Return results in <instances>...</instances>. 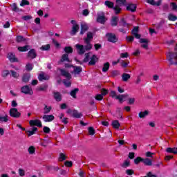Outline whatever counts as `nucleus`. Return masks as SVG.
Listing matches in <instances>:
<instances>
[{
  "instance_id": "obj_2",
  "label": "nucleus",
  "mask_w": 177,
  "mask_h": 177,
  "mask_svg": "<svg viewBox=\"0 0 177 177\" xmlns=\"http://www.w3.org/2000/svg\"><path fill=\"white\" fill-rule=\"evenodd\" d=\"M106 37L109 42H111L112 44H115V42H118V38L114 33L108 32L106 34Z\"/></svg>"
},
{
  "instance_id": "obj_33",
  "label": "nucleus",
  "mask_w": 177,
  "mask_h": 177,
  "mask_svg": "<svg viewBox=\"0 0 177 177\" xmlns=\"http://www.w3.org/2000/svg\"><path fill=\"white\" fill-rule=\"evenodd\" d=\"M129 96L128 94H122L116 96V100H119L120 103H122V100H124V97H128Z\"/></svg>"
},
{
  "instance_id": "obj_16",
  "label": "nucleus",
  "mask_w": 177,
  "mask_h": 177,
  "mask_svg": "<svg viewBox=\"0 0 177 177\" xmlns=\"http://www.w3.org/2000/svg\"><path fill=\"white\" fill-rule=\"evenodd\" d=\"M31 79V74L30 73H24L22 76V82L24 84H27Z\"/></svg>"
},
{
  "instance_id": "obj_29",
  "label": "nucleus",
  "mask_w": 177,
  "mask_h": 177,
  "mask_svg": "<svg viewBox=\"0 0 177 177\" xmlns=\"http://www.w3.org/2000/svg\"><path fill=\"white\" fill-rule=\"evenodd\" d=\"M74 70H73V73L75 75H78L80 73H82V67L81 66H75L73 67Z\"/></svg>"
},
{
  "instance_id": "obj_60",
  "label": "nucleus",
  "mask_w": 177,
  "mask_h": 177,
  "mask_svg": "<svg viewBox=\"0 0 177 177\" xmlns=\"http://www.w3.org/2000/svg\"><path fill=\"white\" fill-rule=\"evenodd\" d=\"M111 77H117V75H120V71L115 70L111 72Z\"/></svg>"
},
{
  "instance_id": "obj_45",
  "label": "nucleus",
  "mask_w": 177,
  "mask_h": 177,
  "mask_svg": "<svg viewBox=\"0 0 177 177\" xmlns=\"http://www.w3.org/2000/svg\"><path fill=\"white\" fill-rule=\"evenodd\" d=\"M24 41H26V38H24V37L21 35L17 37V42L20 43Z\"/></svg>"
},
{
  "instance_id": "obj_48",
  "label": "nucleus",
  "mask_w": 177,
  "mask_h": 177,
  "mask_svg": "<svg viewBox=\"0 0 177 177\" xmlns=\"http://www.w3.org/2000/svg\"><path fill=\"white\" fill-rule=\"evenodd\" d=\"M86 45L84 46V50H91L92 49V44H91V41H88V43H86Z\"/></svg>"
},
{
  "instance_id": "obj_18",
  "label": "nucleus",
  "mask_w": 177,
  "mask_h": 177,
  "mask_svg": "<svg viewBox=\"0 0 177 177\" xmlns=\"http://www.w3.org/2000/svg\"><path fill=\"white\" fill-rule=\"evenodd\" d=\"M142 162L144 165H145L147 167H151L153 165V160H151L149 158H145L142 159Z\"/></svg>"
},
{
  "instance_id": "obj_30",
  "label": "nucleus",
  "mask_w": 177,
  "mask_h": 177,
  "mask_svg": "<svg viewBox=\"0 0 177 177\" xmlns=\"http://www.w3.org/2000/svg\"><path fill=\"white\" fill-rule=\"evenodd\" d=\"M60 62L62 63L64 62H68V63H70V58H68V54H64L60 59Z\"/></svg>"
},
{
  "instance_id": "obj_62",
  "label": "nucleus",
  "mask_w": 177,
  "mask_h": 177,
  "mask_svg": "<svg viewBox=\"0 0 177 177\" xmlns=\"http://www.w3.org/2000/svg\"><path fill=\"white\" fill-rule=\"evenodd\" d=\"M26 5H30V1L28 0H22L20 6H26Z\"/></svg>"
},
{
  "instance_id": "obj_34",
  "label": "nucleus",
  "mask_w": 177,
  "mask_h": 177,
  "mask_svg": "<svg viewBox=\"0 0 177 177\" xmlns=\"http://www.w3.org/2000/svg\"><path fill=\"white\" fill-rule=\"evenodd\" d=\"M122 168H128V167H131V162L128 160H125L123 163L120 165Z\"/></svg>"
},
{
  "instance_id": "obj_22",
  "label": "nucleus",
  "mask_w": 177,
  "mask_h": 177,
  "mask_svg": "<svg viewBox=\"0 0 177 177\" xmlns=\"http://www.w3.org/2000/svg\"><path fill=\"white\" fill-rule=\"evenodd\" d=\"M82 113H79L78 110L74 109L72 112V117L74 118H81L82 117Z\"/></svg>"
},
{
  "instance_id": "obj_11",
  "label": "nucleus",
  "mask_w": 177,
  "mask_h": 177,
  "mask_svg": "<svg viewBox=\"0 0 177 177\" xmlns=\"http://www.w3.org/2000/svg\"><path fill=\"white\" fill-rule=\"evenodd\" d=\"M80 30V25L79 24H75L72 27V30H71V35L74 36L77 35V32H78V30Z\"/></svg>"
},
{
  "instance_id": "obj_37",
  "label": "nucleus",
  "mask_w": 177,
  "mask_h": 177,
  "mask_svg": "<svg viewBox=\"0 0 177 177\" xmlns=\"http://www.w3.org/2000/svg\"><path fill=\"white\" fill-rule=\"evenodd\" d=\"M109 68H110V63L106 62L104 64V66L102 68V73H107V71H109Z\"/></svg>"
},
{
  "instance_id": "obj_5",
  "label": "nucleus",
  "mask_w": 177,
  "mask_h": 177,
  "mask_svg": "<svg viewBox=\"0 0 177 177\" xmlns=\"http://www.w3.org/2000/svg\"><path fill=\"white\" fill-rule=\"evenodd\" d=\"M10 115L12 117V118H19L21 115V113L19 112L17 109L16 108H11L10 109Z\"/></svg>"
},
{
  "instance_id": "obj_28",
  "label": "nucleus",
  "mask_w": 177,
  "mask_h": 177,
  "mask_svg": "<svg viewBox=\"0 0 177 177\" xmlns=\"http://www.w3.org/2000/svg\"><path fill=\"white\" fill-rule=\"evenodd\" d=\"M104 6L109 8V9H113L114 8V3L112 1H110L109 0L105 1Z\"/></svg>"
},
{
  "instance_id": "obj_12",
  "label": "nucleus",
  "mask_w": 177,
  "mask_h": 177,
  "mask_svg": "<svg viewBox=\"0 0 177 177\" xmlns=\"http://www.w3.org/2000/svg\"><path fill=\"white\" fill-rule=\"evenodd\" d=\"M75 47L77 49L78 55H84V53H85V48H84V45L76 44Z\"/></svg>"
},
{
  "instance_id": "obj_47",
  "label": "nucleus",
  "mask_w": 177,
  "mask_h": 177,
  "mask_svg": "<svg viewBox=\"0 0 177 177\" xmlns=\"http://www.w3.org/2000/svg\"><path fill=\"white\" fill-rule=\"evenodd\" d=\"M88 131L89 135H91V136H93V135H95V129H93V127H88Z\"/></svg>"
},
{
  "instance_id": "obj_50",
  "label": "nucleus",
  "mask_w": 177,
  "mask_h": 177,
  "mask_svg": "<svg viewBox=\"0 0 177 177\" xmlns=\"http://www.w3.org/2000/svg\"><path fill=\"white\" fill-rule=\"evenodd\" d=\"M28 151L29 154H34L35 153V147L34 146H30L28 148Z\"/></svg>"
},
{
  "instance_id": "obj_44",
  "label": "nucleus",
  "mask_w": 177,
  "mask_h": 177,
  "mask_svg": "<svg viewBox=\"0 0 177 177\" xmlns=\"http://www.w3.org/2000/svg\"><path fill=\"white\" fill-rule=\"evenodd\" d=\"M9 121L8 115H5L3 117L0 116V122H8Z\"/></svg>"
},
{
  "instance_id": "obj_39",
  "label": "nucleus",
  "mask_w": 177,
  "mask_h": 177,
  "mask_svg": "<svg viewBox=\"0 0 177 177\" xmlns=\"http://www.w3.org/2000/svg\"><path fill=\"white\" fill-rule=\"evenodd\" d=\"M168 20H169L170 21H176L177 16L174 15V14H169Z\"/></svg>"
},
{
  "instance_id": "obj_52",
  "label": "nucleus",
  "mask_w": 177,
  "mask_h": 177,
  "mask_svg": "<svg viewBox=\"0 0 177 177\" xmlns=\"http://www.w3.org/2000/svg\"><path fill=\"white\" fill-rule=\"evenodd\" d=\"M138 32H139V26H135L131 30V34L132 35H135V34H138Z\"/></svg>"
},
{
  "instance_id": "obj_56",
  "label": "nucleus",
  "mask_w": 177,
  "mask_h": 177,
  "mask_svg": "<svg viewBox=\"0 0 177 177\" xmlns=\"http://www.w3.org/2000/svg\"><path fill=\"white\" fill-rule=\"evenodd\" d=\"M11 73V75L12 77H13V78H19V73H17V72L15 71H10Z\"/></svg>"
},
{
  "instance_id": "obj_58",
  "label": "nucleus",
  "mask_w": 177,
  "mask_h": 177,
  "mask_svg": "<svg viewBox=\"0 0 177 177\" xmlns=\"http://www.w3.org/2000/svg\"><path fill=\"white\" fill-rule=\"evenodd\" d=\"M64 160H67V157L63 153H59V161H64Z\"/></svg>"
},
{
  "instance_id": "obj_64",
  "label": "nucleus",
  "mask_w": 177,
  "mask_h": 177,
  "mask_svg": "<svg viewBox=\"0 0 177 177\" xmlns=\"http://www.w3.org/2000/svg\"><path fill=\"white\" fill-rule=\"evenodd\" d=\"M95 100L98 101L103 100V95L102 94H97L95 95Z\"/></svg>"
},
{
  "instance_id": "obj_32",
  "label": "nucleus",
  "mask_w": 177,
  "mask_h": 177,
  "mask_svg": "<svg viewBox=\"0 0 177 177\" xmlns=\"http://www.w3.org/2000/svg\"><path fill=\"white\" fill-rule=\"evenodd\" d=\"M37 131H38V128L33 127L31 131H27L26 133L28 134V136L30 137V136H32V135H35Z\"/></svg>"
},
{
  "instance_id": "obj_17",
  "label": "nucleus",
  "mask_w": 177,
  "mask_h": 177,
  "mask_svg": "<svg viewBox=\"0 0 177 177\" xmlns=\"http://www.w3.org/2000/svg\"><path fill=\"white\" fill-rule=\"evenodd\" d=\"M59 71H60L61 75H62V77H66V78H67V80H70L71 78V74H70V73L67 72V71H66L64 69H59Z\"/></svg>"
},
{
  "instance_id": "obj_21",
  "label": "nucleus",
  "mask_w": 177,
  "mask_h": 177,
  "mask_svg": "<svg viewBox=\"0 0 177 177\" xmlns=\"http://www.w3.org/2000/svg\"><path fill=\"white\" fill-rule=\"evenodd\" d=\"M91 39H93V33H92V32H88L87 37L84 39L85 44H89Z\"/></svg>"
},
{
  "instance_id": "obj_27",
  "label": "nucleus",
  "mask_w": 177,
  "mask_h": 177,
  "mask_svg": "<svg viewBox=\"0 0 177 177\" xmlns=\"http://www.w3.org/2000/svg\"><path fill=\"white\" fill-rule=\"evenodd\" d=\"M167 153H169L171 154H177V148L176 147H168L166 149Z\"/></svg>"
},
{
  "instance_id": "obj_4",
  "label": "nucleus",
  "mask_w": 177,
  "mask_h": 177,
  "mask_svg": "<svg viewBox=\"0 0 177 177\" xmlns=\"http://www.w3.org/2000/svg\"><path fill=\"white\" fill-rule=\"evenodd\" d=\"M21 92L25 95H32L34 93L32 88H31V87H30L28 85L22 86L21 88Z\"/></svg>"
},
{
  "instance_id": "obj_40",
  "label": "nucleus",
  "mask_w": 177,
  "mask_h": 177,
  "mask_svg": "<svg viewBox=\"0 0 177 177\" xmlns=\"http://www.w3.org/2000/svg\"><path fill=\"white\" fill-rule=\"evenodd\" d=\"M140 162H143V158L138 156L134 159V164H136V165H138L140 164Z\"/></svg>"
},
{
  "instance_id": "obj_41",
  "label": "nucleus",
  "mask_w": 177,
  "mask_h": 177,
  "mask_svg": "<svg viewBox=\"0 0 177 177\" xmlns=\"http://www.w3.org/2000/svg\"><path fill=\"white\" fill-rule=\"evenodd\" d=\"M32 68H34V65L32 64L28 63L26 65V71H32Z\"/></svg>"
},
{
  "instance_id": "obj_49",
  "label": "nucleus",
  "mask_w": 177,
  "mask_h": 177,
  "mask_svg": "<svg viewBox=\"0 0 177 177\" xmlns=\"http://www.w3.org/2000/svg\"><path fill=\"white\" fill-rule=\"evenodd\" d=\"M166 44L169 46H174V45H175L176 44V41L174 40V39H171L170 41H167Z\"/></svg>"
},
{
  "instance_id": "obj_14",
  "label": "nucleus",
  "mask_w": 177,
  "mask_h": 177,
  "mask_svg": "<svg viewBox=\"0 0 177 177\" xmlns=\"http://www.w3.org/2000/svg\"><path fill=\"white\" fill-rule=\"evenodd\" d=\"M136 8H137L136 4L130 3L127 6L126 9L129 12H131V13H133L136 12Z\"/></svg>"
},
{
  "instance_id": "obj_31",
  "label": "nucleus",
  "mask_w": 177,
  "mask_h": 177,
  "mask_svg": "<svg viewBox=\"0 0 177 177\" xmlns=\"http://www.w3.org/2000/svg\"><path fill=\"white\" fill-rule=\"evenodd\" d=\"M64 51L65 52L66 55H70V54L73 53V47H71V46H66L64 48Z\"/></svg>"
},
{
  "instance_id": "obj_46",
  "label": "nucleus",
  "mask_w": 177,
  "mask_h": 177,
  "mask_svg": "<svg viewBox=\"0 0 177 177\" xmlns=\"http://www.w3.org/2000/svg\"><path fill=\"white\" fill-rule=\"evenodd\" d=\"M11 7L12 12H19V7H17V4L16 3H12Z\"/></svg>"
},
{
  "instance_id": "obj_19",
  "label": "nucleus",
  "mask_w": 177,
  "mask_h": 177,
  "mask_svg": "<svg viewBox=\"0 0 177 177\" xmlns=\"http://www.w3.org/2000/svg\"><path fill=\"white\" fill-rule=\"evenodd\" d=\"M53 97L56 102H62V94L60 92H53Z\"/></svg>"
},
{
  "instance_id": "obj_59",
  "label": "nucleus",
  "mask_w": 177,
  "mask_h": 177,
  "mask_svg": "<svg viewBox=\"0 0 177 177\" xmlns=\"http://www.w3.org/2000/svg\"><path fill=\"white\" fill-rule=\"evenodd\" d=\"M64 166L65 167H68V168H71V167H73V162L72 161L66 160L64 162Z\"/></svg>"
},
{
  "instance_id": "obj_8",
  "label": "nucleus",
  "mask_w": 177,
  "mask_h": 177,
  "mask_svg": "<svg viewBox=\"0 0 177 177\" xmlns=\"http://www.w3.org/2000/svg\"><path fill=\"white\" fill-rule=\"evenodd\" d=\"M140 44H144L141 46L143 49H149V39H140L139 40Z\"/></svg>"
},
{
  "instance_id": "obj_1",
  "label": "nucleus",
  "mask_w": 177,
  "mask_h": 177,
  "mask_svg": "<svg viewBox=\"0 0 177 177\" xmlns=\"http://www.w3.org/2000/svg\"><path fill=\"white\" fill-rule=\"evenodd\" d=\"M166 56L167 59L171 66H177V53L169 51Z\"/></svg>"
},
{
  "instance_id": "obj_9",
  "label": "nucleus",
  "mask_w": 177,
  "mask_h": 177,
  "mask_svg": "<svg viewBox=\"0 0 177 177\" xmlns=\"http://www.w3.org/2000/svg\"><path fill=\"white\" fill-rule=\"evenodd\" d=\"M8 59L10 60V63H17V62H19V59L16 58V55L12 53H8Z\"/></svg>"
},
{
  "instance_id": "obj_23",
  "label": "nucleus",
  "mask_w": 177,
  "mask_h": 177,
  "mask_svg": "<svg viewBox=\"0 0 177 177\" xmlns=\"http://www.w3.org/2000/svg\"><path fill=\"white\" fill-rule=\"evenodd\" d=\"M149 112L147 110H145L144 111H140L138 113V117L139 118H146V117H147V115H149Z\"/></svg>"
},
{
  "instance_id": "obj_38",
  "label": "nucleus",
  "mask_w": 177,
  "mask_h": 177,
  "mask_svg": "<svg viewBox=\"0 0 177 177\" xmlns=\"http://www.w3.org/2000/svg\"><path fill=\"white\" fill-rule=\"evenodd\" d=\"M28 48H30V46L28 45L25 46H19L18 47V50H19V52H27L28 50Z\"/></svg>"
},
{
  "instance_id": "obj_25",
  "label": "nucleus",
  "mask_w": 177,
  "mask_h": 177,
  "mask_svg": "<svg viewBox=\"0 0 177 177\" xmlns=\"http://www.w3.org/2000/svg\"><path fill=\"white\" fill-rule=\"evenodd\" d=\"M39 81H48L49 76L45 75L44 73H41L38 75Z\"/></svg>"
},
{
  "instance_id": "obj_13",
  "label": "nucleus",
  "mask_w": 177,
  "mask_h": 177,
  "mask_svg": "<svg viewBox=\"0 0 177 177\" xmlns=\"http://www.w3.org/2000/svg\"><path fill=\"white\" fill-rule=\"evenodd\" d=\"M43 120L44 122H51L55 120V116L53 115H44L43 116Z\"/></svg>"
},
{
  "instance_id": "obj_26",
  "label": "nucleus",
  "mask_w": 177,
  "mask_h": 177,
  "mask_svg": "<svg viewBox=\"0 0 177 177\" xmlns=\"http://www.w3.org/2000/svg\"><path fill=\"white\" fill-rule=\"evenodd\" d=\"M111 26L112 27H115L118 26V17H113L112 20L111 21Z\"/></svg>"
},
{
  "instance_id": "obj_43",
  "label": "nucleus",
  "mask_w": 177,
  "mask_h": 177,
  "mask_svg": "<svg viewBox=\"0 0 177 177\" xmlns=\"http://www.w3.org/2000/svg\"><path fill=\"white\" fill-rule=\"evenodd\" d=\"M44 114H49L50 113V111L52 110V106H48L47 105H44Z\"/></svg>"
},
{
  "instance_id": "obj_24",
  "label": "nucleus",
  "mask_w": 177,
  "mask_h": 177,
  "mask_svg": "<svg viewBox=\"0 0 177 177\" xmlns=\"http://www.w3.org/2000/svg\"><path fill=\"white\" fill-rule=\"evenodd\" d=\"M78 92H80V88H75L71 91L70 95L73 97V99H77V93H78Z\"/></svg>"
},
{
  "instance_id": "obj_10",
  "label": "nucleus",
  "mask_w": 177,
  "mask_h": 177,
  "mask_svg": "<svg viewBox=\"0 0 177 177\" xmlns=\"http://www.w3.org/2000/svg\"><path fill=\"white\" fill-rule=\"evenodd\" d=\"M27 57L28 59H35V57H37V53L35 52V49H30L27 54Z\"/></svg>"
},
{
  "instance_id": "obj_36",
  "label": "nucleus",
  "mask_w": 177,
  "mask_h": 177,
  "mask_svg": "<svg viewBox=\"0 0 177 177\" xmlns=\"http://www.w3.org/2000/svg\"><path fill=\"white\" fill-rule=\"evenodd\" d=\"M112 127H113L115 129H118V128L121 127V124H120V122H118V120H113L112 122Z\"/></svg>"
},
{
  "instance_id": "obj_3",
  "label": "nucleus",
  "mask_w": 177,
  "mask_h": 177,
  "mask_svg": "<svg viewBox=\"0 0 177 177\" xmlns=\"http://www.w3.org/2000/svg\"><path fill=\"white\" fill-rule=\"evenodd\" d=\"M106 21H107V18H106L104 12H101L97 15V23H100V24H104Z\"/></svg>"
},
{
  "instance_id": "obj_57",
  "label": "nucleus",
  "mask_w": 177,
  "mask_h": 177,
  "mask_svg": "<svg viewBox=\"0 0 177 177\" xmlns=\"http://www.w3.org/2000/svg\"><path fill=\"white\" fill-rule=\"evenodd\" d=\"M91 53H88L85 54V57L83 59L84 63H88L89 62V55Z\"/></svg>"
},
{
  "instance_id": "obj_15",
  "label": "nucleus",
  "mask_w": 177,
  "mask_h": 177,
  "mask_svg": "<svg viewBox=\"0 0 177 177\" xmlns=\"http://www.w3.org/2000/svg\"><path fill=\"white\" fill-rule=\"evenodd\" d=\"M99 60L96 55H93V56L91 57V59L88 62V66H95L96 64V62Z\"/></svg>"
},
{
  "instance_id": "obj_20",
  "label": "nucleus",
  "mask_w": 177,
  "mask_h": 177,
  "mask_svg": "<svg viewBox=\"0 0 177 177\" xmlns=\"http://www.w3.org/2000/svg\"><path fill=\"white\" fill-rule=\"evenodd\" d=\"M89 30V27L86 24H82L81 25V30L80 32V35H84V32H86Z\"/></svg>"
},
{
  "instance_id": "obj_6",
  "label": "nucleus",
  "mask_w": 177,
  "mask_h": 177,
  "mask_svg": "<svg viewBox=\"0 0 177 177\" xmlns=\"http://www.w3.org/2000/svg\"><path fill=\"white\" fill-rule=\"evenodd\" d=\"M30 127H38L42 128V122L39 119L31 120L29 121Z\"/></svg>"
},
{
  "instance_id": "obj_42",
  "label": "nucleus",
  "mask_w": 177,
  "mask_h": 177,
  "mask_svg": "<svg viewBox=\"0 0 177 177\" xmlns=\"http://www.w3.org/2000/svg\"><path fill=\"white\" fill-rule=\"evenodd\" d=\"M113 10H115V15H118L121 13V8H120V6L116 5L113 7Z\"/></svg>"
},
{
  "instance_id": "obj_7",
  "label": "nucleus",
  "mask_w": 177,
  "mask_h": 177,
  "mask_svg": "<svg viewBox=\"0 0 177 177\" xmlns=\"http://www.w3.org/2000/svg\"><path fill=\"white\" fill-rule=\"evenodd\" d=\"M120 27H123L126 28L127 31H129V24L127 23L125 18H122L119 22Z\"/></svg>"
},
{
  "instance_id": "obj_54",
  "label": "nucleus",
  "mask_w": 177,
  "mask_h": 177,
  "mask_svg": "<svg viewBox=\"0 0 177 177\" xmlns=\"http://www.w3.org/2000/svg\"><path fill=\"white\" fill-rule=\"evenodd\" d=\"M121 59H128L129 57V54L128 53H122L120 54Z\"/></svg>"
},
{
  "instance_id": "obj_61",
  "label": "nucleus",
  "mask_w": 177,
  "mask_h": 177,
  "mask_svg": "<svg viewBox=\"0 0 177 177\" xmlns=\"http://www.w3.org/2000/svg\"><path fill=\"white\" fill-rule=\"evenodd\" d=\"M126 39L127 42H133L135 37L133 36H127Z\"/></svg>"
},
{
  "instance_id": "obj_53",
  "label": "nucleus",
  "mask_w": 177,
  "mask_h": 177,
  "mask_svg": "<svg viewBox=\"0 0 177 177\" xmlns=\"http://www.w3.org/2000/svg\"><path fill=\"white\" fill-rule=\"evenodd\" d=\"M126 174L129 176H132V175H133V174H135V171H133V169H129L126 170Z\"/></svg>"
},
{
  "instance_id": "obj_55",
  "label": "nucleus",
  "mask_w": 177,
  "mask_h": 177,
  "mask_svg": "<svg viewBox=\"0 0 177 177\" xmlns=\"http://www.w3.org/2000/svg\"><path fill=\"white\" fill-rule=\"evenodd\" d=\"M42 50H49L50 49V44L44 45L41 47Z\"/></svg>"
},
{
  "instance_id": "obj_63",
  "label": "nucleus",
  "mask_w": 177,
  "mask_h": 177,
  "mask_svg": "<svg viewBox=\"0 0 177 177\" xmlns=\"http://www.w3.org/2000/svg\"><path fill=\"white\" fill-rule=\"evenodd\" d=\"M43 131L44 133H50V129L46 126L43 127Z\"/></svg>"
},
{
  "instance_id": "obj_35",
  "label": "nucleus",
  "mask_w": 177,
  "mask_h": 177,
  "mask_svg": "<svg viewBox=\"0 0 177 177\" xmlns=\"http://www.w3.org/2000/svg\"><path fill=\"white\" fill-rule=\"evenodd\" d=\"M130 78H131V75L128 73H123L122 75V81H124V82H127L128 80H129Z\"/></svg>"
},
{
  "instance_id": "obj_51",
  "label": "nucleus",
  "mask_w": 177,
  "mask_h": 177,
  "mask_svg": "<svg viewBox=\"0 0 177 177\" xmlns=\"http://www.w3.org/2000/svg\"><path fill=\"white\" fill-rule=\"evenodd\" d=\"M117 113H118L117 118H119V120H122V112H121V108H118Z\"/></svg>"
}]
</instances>
